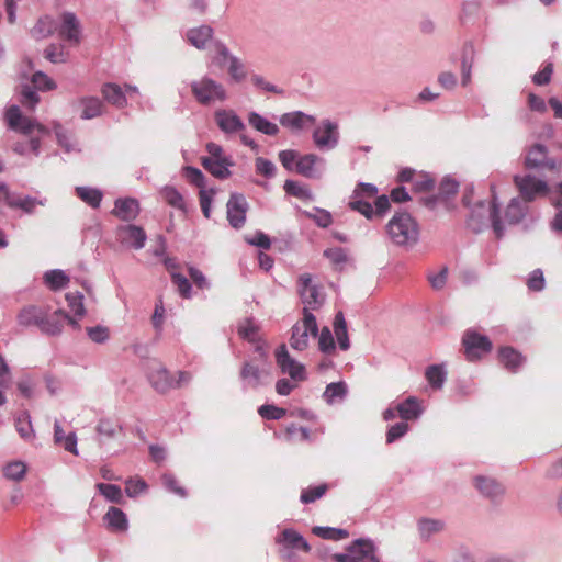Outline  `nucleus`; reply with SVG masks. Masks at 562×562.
I'll return each instance as SVG.
<instances>
[{
    "instance_id": "nucleus-50",
    "label": "nucleus",
    "mask_w": 562,
    "mask_h": 562,
    "mask_svg": "<svg viewBox=\"0 0 562 562\" xmlns=\"http://www.w3.org/2000/svg\"><path fill=\"white\" fill-rule=\"evenodd\" d=\"M324 256L330 261L336 269H341L347 262L348 257L345 249L340 247L328 248L324 251Z\"/></svg>"
},
{
    "instance_id": "nucleus-49",
    "label": "nucleus",
    "mask_w": 562,
    "mask_h": 562,
    "mask_svg": "<svg viewBox=\"0 0 562 562\" xmlns=\"http://www.w3.org/2000/svg\"><path fill=\"white\" fill-rule=\"evenodd\" d=\"M36 205H42V202L31 196L15 198L13 195V199L9 201V207L21 209L25 213H33Z\"/></svg>"
},
{
    "instance_id": "nucleus-55",
    "label": "nucleus",
    "mask_w": 562,
    "mask_h": 562,
    "mask_svg": "<svg viewBox=\"0 0 562 562\" xmlns=\"http://www.w3.org/2000/svg\"><path fill=\"white\" fill-rule=\"evenodd\" d=\"M425 375L428 383L432 387L440 389L442 386V383L445 381V373L440 366L434 364L428 367Z\"/></svg>"
},
{
    "instance_id": "nucleus-25",
    "label": "nucleus",
    "mask_w": 562,
    "mask_h": 562,
    "mask_svg": "<svg viewBox=\"0 0 562 562\" xmlns=\"http://www.w3.org/2000/svg\"><path fill=\"white\" fill-rule=\"evenodd\" d=\"M499 362L509 371H516L522 363V356L512 347H503L498 351Z\"/></svg>"
},
{
    "instance_id": "nucleus-33",
    "label": "nucleus",
    "mask_w": 562,
    "mask_h": 562,
    "mask_svg": "<svg viewBox=\"0 0 562 562\" xmlns=\"http://www.w3.org/2000/svg\"><path fill=\"white\" fill-rule=\"evenodd\" d=\"M334 331H335L339 347L342 350H347L349 348L350 344H349V338H348L347 324H346L342 312H338L335 316Z\"/></svg>"
},
{
    "instance_id": "nucleus-31",
    "label": "nucleus",
    "mask_w": 562,
    "mask_h": 562,
    "mask_svg": "<svg viewBox=\"0 0 562 562\" xmlns=\"http://www.w3.org/2000/svg\"><path fill=\"white\" fill-rule=\"evenodd\" d=\"M213 30L210 26L203 25L196 29H191L187 33L188 41L196 48H203L212 37Z\"/></svg>"
},
{
    "instance_id": "nucleus-34",
    "label": "nucleus",
    "mask_w": 562,
    "mask_h": 562,
    "mask_svg": "<svg viewBox=\"0 0 562 562\" xmlns=\"http://www.w3.org/2000/svg\"><path fill=\"white\" fill-rule=\"evenodd\" d=\"M525 213V204L519 199L514 198L505 210V220L508 224H517L522 220Z\"/></svg>"
},
{
    "instance_id": "nucleus-28",
    "label": "nucleus",
    "mask_w": 562,
    "mask_h": 562,
    "mask_svg": "<svg viewBox=\"0 0 562 562\" xmlns=\"http://www.w3.org/2000/svg\"><path fill=\"white\" fill-rule=\"evenodd\" d=\"M54 439L55 442L63 446L66 451L78 456L76 435L74 432L65 435L64 429L58 423L54 425Z\"/></svg>"
},
{
    "instance_id": "nucleus-45",
    "label": "nucleus",
    "mask_w": 562,
    "mask_h": 562,
    "mask_svg": "<svg viewBox=\"0 0 562 562\" xmlns=\"http://www.w3.org/2000/svg\"><path fill=\"white\" fill-rule=\"evenodd\" d=\"M122 431V426L114 419L103 418L97 426V432L106 439L114 438Z\"/></svg>"
},
{
    "instance_id": "nucleus-56",
    "label": "nucleus",
    "mask_w": 562,
    "mask_h": 562,
    "mask_svg": "<svg viewBox=\"0 0 562 562\" xmlns=\"http://www.w3.org/2000/svg\"><path fill=\"white\" fill-rule=\"evenodd\" d=\"M32 83L42 91H50L56 89L55 81L42 71H36L32 76Z\"/></svg>"
},
{
    "instance_id": "nucleus-37",
    "label": "nucleus",
    "mask_w": 562,
    "mask_h": 562,
    "mask_svg": "<svg viewBox=\"0 0 562 562\" xmlns=\"http://www.w3.org/2000/svg\"><path fill=\"white\" fill-rule=\"evenodd\" d=\"M282 541L292 549L303 550L304 552H308L311 550V547L305 539L292 529L283 530Z\"/></svg>"
},
{
    "instance_id": "nucleus-21",
    "label": "nucleus",
    "mask_w": 562,
    "mask_h": 562,
    "mask_svg": "<svg viewBox=\"0 0 562 562\" xmlns=\"http://www.w3.org/2000/svg\"><path fill=\"white\" fill-rule=\"evenodd\" d=\"M306 123L314 124V116L300 111L285 113L280 117V124L293 131L302 130Z\"/></svg>"
},
{
    "instance_id": "nucleus-18",
    "label": "nucleus",
    "mask_w": 562,
    "mask_h": 562,
    "mask_svg": "<svg viewBox=\"0 0 562 562\" xmlns=\"http://www.w3.org/2000/svg\"><path fill=\"white\" fill-rule=\"evenodd\" d=\"M113 214L122 221L135 220L139 214L138 201L132 198L116 200Z\"/></svg>"
},
{
    "instance_id": "nucleus-54",
    "label": "nucleus",
    "mask_w": 562,
    "mask_h": 562,
    "mask_svg": "<svg viewBox=\"0 0 562 562\" xmlns=\"http://www.w3.org/2000/svg\"><path fill=\"white\" fill-rule=\"evenodd\" d=\"M258 414L268 420H279L286 414V409L270 404L261 405L258 408Z\"/></svg>"
},
{
    "instance_id": "nucleus-12",
    "label": "nucleus",
    "mask_w": 562,
    "mask_h": 562,
    "mask_svg": "<svg viewBox=\"0 0 562 562\" xmlns=\"http://www.w3.org/2000/svg\"><path fill=\"white\" fill-rule=\"evenodd\" d=\"M337 124L324 121L313 133V139L318 148L335 147L338 143Z\"/></svg>"
},
{
    "instance_id": "nucleus-62",
    "label": "nucleus",
    "mask_w": 562,
    "mask_h": 562,
    "mask_svg": "<svg viewBox=\"0 0 562 562\" xmlns=\"http://www.w3.org/2000/svg\"><path fill=\"white\" fill-rule=\"evenodd\" d=\"M147 488V485L142 479H128L125 482V493L130 497H134L143 493Z\"/></svg>"
},
{
    "instance_id": "nucleus-4",
    "label": "nucleus",
    "mask_w": 562,
    "mask_h": 562,
    "mask_svg": "<svg viewBox=\"0 0 562 562\" xmlns=\"http://www.w3.org/2000/svg\"><path fill=\"white\" fill-rule=\"evenodd\" d=\"M467 360L476 361L492 351L493 345L487 336L475 330H467L462 337Z\"/></svg>"
},
{
    "instance_id": "nucleus-32",
    "label": "nucleus",
    "mask_w": 562,
    "mask_h": 562,
    "mask_svg": "<svg viewBox=\"0 0 562 562\" xmlns=\"http://www.w3.org/2000/svg\"><path fill=\"white\" fill-rule=\"evenodd\" d=\"M220 54L224 59L229 60L228 72L235 81H241L246 77L244 64L234 56H229L227 48L222 47Z\"/></svg>"
},
{
    "instance_id": "nucleus-43",
    "label": "nucleus",
    "mask_w": 562,
    "mask_h": 562,
    "mask_svg": "<svg viewBox=\"0 0 562 562\" xmlns=\"http://www.w3.org/2000/svg\"><path fill=\"white\" fill-rule=\"evenodd\" d=\"M495 189H496L495 186L492 184L491 186L492 203H491L490 216H491L493 229H494L497 238H501L504 233V227H503L501 218H499V211H498V206L496 203L497 196H496Z\"/></svg>"
},
{
    "instance_id": "nucleus-64",
    "label": "nucleus",
    "mask_w": 562,
    "mask_h": 562,
    "mask_svg": "<svg viewBox=\"0 0 562 562\" xmlns=\"http://www.w3.org/2000/svg\"><path fill=\"white\" fill-rule=\"evenodd\" d=\"M319 349L325 352H331L335 349V342L329 328L324 327L318 339Z\"/></svg>"
},
{
    "instance_id": "nucleus-47",
    "label": "nucleus",
    "mask_w": 562,
    "mask_h": 562,
    "mask_svg": "<svg viewBox=\"0 0 562 562\" xmlns=\"http://www.w3.org/2000/svg\"><path fill=\"white\" fill-rule=\"evenodd\" d=\"M313 533L329 540H341L348 538L349 533L345 529L331 528V527H314Z\"/></svg>"
},
{
    "instance_id": "nucleus-38",
    "label": "nucleus",
    "mask_w": 562,
    "mask_h": 562,
    "mask_svg": "<svg viewBox=\"0 0 562 562\" xmlns=\"http://www.w3.org/2000/svg\"><path fill=\"white\" fill-rule=\"evenodd\" d=\"M238 335L250 342H258L260 340L259 327L249 318L239 323Z\"/></svg>"
},
{
    "instance_id": "nucleus-44",
    "label": "nucleus",
    "mask_w": 562,
    "mask_h": 562,
    "mask_svg": "<svg viewBox=\"0 0 562 562\" xmlns=\"http://www.w3.org/2000/svg\"><path fill=\"white\" fill-rule=\"evenodd\" d=\"M76 193L83 202L94 209L99 207L102 200V193L97 189L78 187Z\"/></svg>"
},
{
    "instance_id": "nucleus-11",
    "label": "nucleus",
    "mask_w": 562,
    "mask_h": 562,
    "mask_svg": "<svg viewBox=\"0 0 562 562\" xmlns=\"http://www.w3.org/2000/svg\"><path fill=\"white\" fill-rule=\"evenodd\" d=\"M68 322L71 326L78 327L76 319L71 318L65 311L57 310L53 314L47 313V317L43 318L41 331L46 335H57L61 331L64 324Z\"/></svg>"
},
{
    "instance_id": "nucleus-14",
    "label": "nucleus",
    "mask_w": 562,
    "mask_h": 562,
    "mask_svg": "<svg viewBox=\"0 0 562 562\" xmlns=\"http://www.w3.org/2000/svg\"><path fill=\"white\" fill-rule=\"evenodd\" d=\"M525 166L527 168H547L550 170L557 167L555 161L548 158L547 148L540 144H536L529 149L525 159Z\"/></svg>"
},
{
    "instance_id": "nucleus-5",
    "label": "nucleus",
    "mask_w": 562,
    "mask_h": 562,
    "mask_svg": "<svg viewBox=\"0 0 562 562\" xmlns=\"http://www.w3.org/2000/svg\"><path fill=\"white\" fill-rule=\"evenodd\" d=\"M57 33L60 40L70 46H79L82 41V26L74 12H63L59 15Z\"/></svg>"
},
{
    "instance_id": "nucleus-3",
    "label": "nucleus",
    "mask_w": 562,
    "mask_h": 562,
    "mask_svg": "<svg viewBox=\"0 0 562 562\" xmlns=\"http://www.w3.org/2000/svg\"><path fill=\"white\" fill-rule=\"evenodd\" d=\"M5 120L11 130L18 131L23 135H31L34 131L42 135H49V130L35 120L21 113L18 105H11L7 109Z\"/></svg>"
},
{
    "instance_id": "nucleus-60",
    "label": "nucleus",
    "mask_w": 562,
    "mask_h": 562,
    "mask_svg": "<svg viewBox=\"0 0 562 562\" xmlns=\"http://www.w3.org/2000/svg\"><path fill=\"white\" fill-rule=\"evenodd\" d=\"M161 480L164 486L170 492L177 494L180 497L187 496L186 488L179 484L178 480L172 474H164Z\"/></svg>"
},
{
    "instance_id": "nucleus-52",
    "label": "nucleus",
    "mask_w": 562,
    "mask_h": 562,
    "mask_svg": "<svg viewBox=\"0 0 562 562\" xmlns=\"http://www.w3.org/2000/svg\"><path fill=\"white\" fill-rule=\"evenodd\" d=\"M349 207L359 212L368 220H372L374 217V210L368 200H362L352 195L349 202Z\"/></svg>"
},
{
    "instance_id": "nucleus-20",
    "label": "nucleus",
    "mask_w": 562,
    "mask_h": 562,
    "mask_svg": "<svg viewBox=\"0 0 562 562\" xmlns=\"http://www.w3.org/2000/svg\"><path fill=\"white\" fill-rule=\"evenodd\" d=\"M474 485L482 495L491 499H494L504 493L502 484L492 477L476 476L474 479Z\"/></svg>"
},
{
    "instance_id": "nucleus-41",
    "label": "nucleus",
    "mask_w": 562,
    "mask_h": 562,
    "mask_svg": "<svg viewBox=\"0 0 562 562\" xmlns=\"http://www.w3.org/2000/svg\"><path fill=\"white\" fill-rule=\"evenodd\" d=\"M44 57L53 64H63L68 59V53L63 44H49L44 49Z\"/></svg>"
},
{
    "instance_id": "nucleus-16",
    "label": "nucleus",
    "mask_w": 562,
    "mask_h": 562,
    "mask_svg": "<svg viewBox=\"0 0 562 562\" xmlns=\"http://www.w3.org/2000/svg\"><path fill=\"white\" fill-rule=\"evenodd\" d=\"M149 381L159 393H167L175 389V376L161 366H157L150 371Z\"/></svg>"
},
{
    "instance_id": "nucleus-2",
    "label": "nucleus",
    "mask_w": 562,
    "mask_h": 562,
    "mask_svg": "<svg viewBox=\"0 0 562 562\" xmlns=\"http://www.w3.org/2000/svg\"><path fill=\"white\" fill-rule=\"evenodd\" d=\"M191 91L195 100L202 105L223 102L227 97L225 88L207 77L193 81L191 83Z\"/></svg>"
},
{
    "instance_id": "nucleus-10",
    "label": "nucleus",
    "mask_w": 562,
    "mask_h": 562,
    "mask_svg": "<svg viewBox=\"0 0 562 562\" xmlns=\"http://www.w3.org/2000/svg\"><path fill=\"white\" fill-rule=\"evenodd\" d=\"M276 360L281 371L289 374L293 380L304 381L306 379L304 366L290 357L284 345L277 350Z\"/></svg>"
},
{
    "instance_id": "nucleus-22",
    "label": "nucleus",
    "mask_w": 562,
    "mask_h": 562,
    "mask_svg": "<svg viewBox=\"0 0 562 562\" xmlns=\"http://www.w3.org/2000/svg\"><path fill=\"white\" fill-rule=\"evenodd\" d=\"M348 551L353 555L355 562H360L363 559H370L371 562L376 560L374 557L373 543L369 540H356L348 548Z\"/></svg>"
},
{
    "instance_id": "nucleus-59",
    "label": "nucleus",
    "mask_w": 562,
    "mask_h": 562,
    "mask_svg": "<svg viewBox=\"0 0 562 562\" xmlns=\"http://www.w3.org/2000/svg\"><path fill=\"white\" fill-rule=\"evenodd\" d=\"M346 385L342 382L330 383L327 385L324 397L327 402L331 403L335 398H342L346 394Z\"/></svg>"
},
{
    "instance_id": "nucleus-46",
    "label": "nucleus",
    "mask_w": 562,
    "mask_h": 562,
    "mask_svg": "<svg viewBox=\"0 0 562 562\" xmlns=\"http://www.w3.org/2000/svg\"><path fill=\"white\" fill-rule=\"evenodd\" d=\"M97 490L112 503L121 504L123 501V494L120 486L114 484L98 483Z\"/></svg>"
},
{
    "instance_id": "nucleus-61",
    "label": "nucleus",
    "mask_w": 562,
    "mask_h": 562,
    "mask_svg": "<svg viewBox=\"0 0 562 562\" xmlns=\"http://www.w3.org/2000/svg\"><path fill=\"white\" fill-rule=\"evenodd\" d=\"M434 187L435 181L428 175L424 173H417L413 182V189L417 192H428L431 191Z\"/></svg>"
},
{
    "instance_id": "nucleus-63",
    "label": "nucleus",
    "mask_w": 562,
    "mask_h": 562,
    "mask_svg": "<svg viewBox=\"0 0 562 562\" xmlns=\"http://www.w3.org/2000/svg\"><path fill=\"white\" fill-rule=\"evenodd\" d=\"M378 194V188L371 183H359L355 191L353 196H358L362 200H369L374 198Z\"/></svg>"
},
{
    "instance_id": "nucleus-36",
    "label": "nucleus",
    "mask_w": 562,
    "mask_h": 562,
    "mask_svg": "<svg viewBox=\"0 0 562 562\" xmlns=\"http://www.w3.org/2000/svg\"><path fill=\"white\" fill-rule=\"evenodd\" d=\"M262 373V370H260L257 364L245 362L240 371V376L249 386L256 387L260 383Z\"/></svg>"
},
{
    "instance_id": "nucleus-1",
    "label": "nucleus",
    "mask_w": 562,
    "mask_h": 562,
    "mask_svg": "<svg viewBox=\"0 0 562 562\" xmlns=\"http://www.w3.org/2000/svg\"><path fill=\"white\" fill-rule=\"evenodd\" d=\"M419 234V224L407 212L395 213L386 224L387 237L400 247H413L417 244Z\"/></svg>"
},
{
    "instance_id": "nucleus-48",
    "label": "nucleus",
    "mask_w": 562,
    "mask_h": 562,
    "mask_svg": "<svg viewBox=\"0 0 562 562\" xmlns=\"http://www.w3.org/2000/svg\"><path fill=\"white\" fill-rule=\"evenodd\" d=\"M162 199L172 207L184 210L186 203L182 195L172 187H166L161 190Z\"/></svg>"
},
{
    "instance_id": "nucleus-42",
    "label": "nucleus",
    "mask_w": 562,
    "mask_h": 562,
    "mask_svg": "<svg viewBox=\"0 0 562 562\" xmlns=\"http://www.w3.org/2000/svg\"><path fill=\"white\" fill-rule=\"evenodd\" d=\"M318 157L314 154H307L300 157L295 164V170L297 173L311 178L314 176V166Z\"/></svg>"
},
{
    "instance_id": "nucleus-19",
    "label": "nucleus",
    "mask_w": 562,
    "mask_h": 562,
    "mask_svg": "<svg viewBox=\"0 0 562 562\" xmlns=\"http://www.w3.org/2000/svg\"><path fill=\"white\" fill-rule=\"evenodd\" d=\"M106 527L112 532H125L128 529V520L125 513L117 507H110L103 517Z\"/></svg>"
},
{
    "instance_id": "nucleus-58",
    "label": "nucleus",
    "mask_w": 562,
    "mask_h": 562,
    "mask_svg": "<svg viewBox=\"0 0 562 562\" xmlns=\"http://www.w3.org/2000/svg\"><path fill=\"white\" fill-rule=\"evenodd\" d=\"M172 283L177 286L180 295L184 299L190 297L191 284L189 280L181 273L171 272Z\"/></svg>"
},
{
    "instance_id": "nucleus-39",
    "label": "nucleus",
    "mask_w": 562,
    "mask_h": 562,
    "mask_svg": "<svg viewBox=\"0 0 562 562\" xmlns=\"http://www.w3.org/2000/svg\"><path fill=\"white\" fill-rule=\"evenodd\" d=\"M44 281L49 286V289L57 291L68 284L69 278L61 270H52L44 274Z\"/></svg>"
},
{
    "instance_id": "nucleus-15",
    "label": "nucleus",
    "mask_w": 562,
    "mask_h": 562,
    "mask_svg": "<svg viewBox=\"0 0 562 562\" xmlns=\"http://www.w3.org/2000/svg\"><path fill=\"white\" fill-rule=\"evenodd\" d=\"M47 317V308L44 306L29 305L23 307L16 318L22 326H37L41 329L43 318Z\"/></svg>"
},
{
    "instance_id": "nucleus-35",
    "label": "nucleus",
    "mask_w": 562,
    "mask_h": 562,
    "mask_svg": "<svg viewBox=\"0 0 562 562\" xmlns=\"http://www.w3.org/2000/svg\"><path fill=\"white\" fill-rule=\"evenodd\" d=\"M15 429L25 441H31L35 437L30 415L26 412L21 413L15 418Z\"/></svg>"
},
{
    "instance_id": "nucleus-7",
    "label": "nucleus",
    "mask_w": 562,
    "mask_h": 562,
    "mask_svg": "<svg viewBox=\"0 0 562 562\" xmlns=\"http://www.w3.org/2000/svg\"><path fill=\"white\" fill-rule=\"evenodd\" d=\"M297 292L304 305V313L317 310L323 304V295L318 288L313 284L312 277L303 273L297 279Z\"/></svg>"
},
{
    "instance_id": "nucleus-57",
    "label": "nucleus",
    "mask_w": 562,
    "mask_h": 562,
    "mask_svg": "<svg viewBox=\"0 0 562 562\" xmlns=\"http://www.w3.org/2000/svg\"><path fill=\"white\" fill-rule=\"evenodd\" d=\"M3 472L8 479L20 481L26 472V465L21 461L11 462L4 468Z\"/></svg>"
},
{
    "instance_id": "nucleus-51",
    "label": "nucleus",
    "mask_w": 562,
    "mask_h": 562,
    "mask_svg": "<svg viewBox=\"0 0 562 562\" xmlns=\"http://www.w3.org/2000/svg\"><path fill=\"white\" fill-rule=\"evenodd\" d=\"M66 301L68 303V307L74 312V314L78 317H83L86 314V308L83 305V295L80 292L67 293Z\"/></svg>"
},
{
    "instance_id": "nucleus-13",
    "label": "nucleus",
    "mask_w": 562,
    "mask_h": 562,
    "mask_svg": "<svg viewBox=\"0 0 562 562\" xmlns=\"http://www.w3.org/2000/svg\"><path fill=\"white\" fill-rule=\"evenodd\" d=\"M116 236L121 243L135 249L143 248L146 241L145 231L136 225L120 226Z\"/></svg>"
},
{
    "instance_id": "nucleus-24",
    "label": "nucleus",
    "mask_w": 562,
    "mask_h": 562,
    "mask_svg": "<svg viewBox=\"0 0 562 562\" xmlns=\"http://www.w3.org/2000/svg\"><path fill=\"white\" fill-rule=\"evenodd\" d=\"M101 93L109 103L117 108H124L127 103L122 88L116 83H104Z\"/></svg>"
},
{
    "instance_id": "nucleus-53",
    "label": "nucleus",
    "mask_w": 562,
    "mask_h": 562,
    "mask_svg": "<svg viewBox=\"0 0 562 562\" xmlns=\"http://www.w3.org/2000/svg\"><path fill=\"white\" fill-rule=\"evenodd\" d=\"M445 524L441 520L423 518L418 521V529L422 536L429 537L443 529Z\"/></svg>"
},
{
    "instance_id": "nucleus-6",
    "label": "nucleus",
    "mask_w": 562,
    "mask_h": 562,
    "mask_svg": "<svg viewBox=\"0 0 562 562\" xmlns=\"http://www.w3.org/2000/svg\"><path fill=\"white\" fill-rule=\"evenodd\" d=\"M318 327L315 316L312 312H305L302 323H297L292 328L290 345L296 350H304L308 345V336L315 337Z\"/></svg>"
},
{
    "instance_id": "nucleus-26",
    "label": "nucleus",
    "mask_w": 562,
    "mask_h": 562,
    "mask_svg": "<svg viewBox=\"0 0 562 562\" xmlns=\"http://www.w3.org/2000/svg\"><path fill=\"white\" fill-rule=\"evenodd\" d=\"M201 160L204 169L216 178L225 179L231 175L228 166L232 164L227 159L202 158Z\"/></svg>"
},
{
    "instance_id": "nucleus-30",
    "label": "nucleus",
    "mask_w": 562,
    "mask_h": 562,
    "mask_svg": "<svg viewBox=\"0 0 562 562\" xmlns=\"http://www.w3.org/2000/svg\"><path fill=\"white\" fill-rule=\"evenodd\" d=\"M248 122L255 130L269 136L277 135L279 132L277 124L269 122L256 112H251L249 114Z\"/></svg>"
},
{
    "instance_id": "nucleus-9",
    "label": "nucleus",
    "mask_w": 562,
    "mask_h": 562,
    "mask_svg": "<svg viewBox=\"0 0 562 562\" xmlns=\"http://www.w3.org/2000/svg\"><path fill=\"white\" fill-rule=\"evenodd\" d=\"M248 203L243 194L233 193L227 202V220L234 228H240L246 222Z\"/></svg>"
},
{
    "instance_id": "nucleus-23",
    "label": "nucleus",
    "mask_w": 562,
    "mask_h": 562,
    "mask_svg": "<svg viewBox=\"0 0 562 562\" xmlns=\"http://www.w3.org/2000/svg\"><path fill=\"white\" fill-rule=\"evenodd\" d=\"M57 31V24L52 16L45 15L37 20L31 30V35L35 40H42L50 36Z\"/></svg>"
},
{
    "instance_id": "nucleus-29",
    "label": "nucleus",
    "mask_w": 562,
    "mask_h": 562,
    "mask_svg": "<svg viewBox=\"0 0 562 562\" xmlns=\"http://www.w3.org/2000/svg\"><path fill=\"white\" fill-rule=\"evenodd\" d=\"M398 416L404 420L416 419L422 409L418 401L415 397H408L404 402L396 405Z\"/></svg>"
},
{
    "instance_id": "nucleus-17",
    "label": "nucleus",
    "mask_w": 562,
    "mask_h": 562,
    "mask_svg": "<svg viewBox=\"0 0 562 562\" xmlns=\"http://www.w3.org/2000/svg\"><path fill=\"white\" fill-rule=\"evenodd\" d=\"M215 121L218 127L225 133L239 132L245 128L243 121L231 110L215 112Z\"/></svg>"
},
{
    "instance_id": "nucleus-8",
    "label": "nucleus",
    "mask_w": 562,
    "mask_h": 562,
    "mask_svg": "<svg viewBox=\"0 0 562 562\" xmlns=\"http://www.w3.org/2000/svg\"><path fill=\"white\" fill-rule=\"evenodd\" d=\"M514 182L525 202H531L538 195H546L549 191L544 181L536 179L532 176H515Z\"/></svg>"
},
{
    "instance_id": "nucleus-27",
    "label": "nucleus",
    "mask_w": 562,
    "mask_h": 562,
    "mask_svg": "<svg viewBox=\"0 0 562 562\" xmlns=\"http://www.w3.org/2000/svg\"><path fill=\"white\" fill-rule=\"evenodd\" d=\"M80 105L82 106L81 117L85 120L94 119L102 114L103 112V103L97 97H85L79 100Z\"/></svg>"
},
{
    "instance_id": "nucleus-40",
    "label": "nucleus",
    "mask_w": 562,
    "mask_h": 562,
    "mask_svg": "<svg viewBox=\"0 0 562 562\" xmlns=\"http://www.w3.org/2000/svg\"><path fill=\"white\" fill-rule=\"evenodd\" d=\"M328 488L329 486L326 483L319 484L317 486H308L302 490L300 501L303 504L314 503L322 498L327 493Z\"/></svg>"
}]
</instances>
